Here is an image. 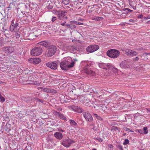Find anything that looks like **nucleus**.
I'll use <instances>...</instances> for the list:
<instances>
[{"label":"nucleus","mask_w":150,"mask_h":150,"mask_svg":"<svg viewBox=\"0 0 150 150\" xmlns=\"http://www.w3.org/2000/svg\"><path fill=\"white\" fill-rule=\"evenodd\" d=\"M142 50V48H136V50Z\"/></svg>","instance_id":"nucleus-58"},{"label":"nucleus","mask_w":150,"mask_h":150,"mask_svg":"<svg viewBox=\"0 0 150 150\" xmlns=\"http://www.w3.org/2000/svg\"><path fill=\"white\" fill-rule=\"evenodd\" d=\"M14 4V3H11L9 4V6L8 8H11L12 6V5H14V4Z\"/></svg>","instance_id":"nucleus-51"},{"label":"nucleus","mask_w":150,"mask_h":150,"mask_svg":"<svg viewBox=\"0 0 150 150\" xmlns=\"http://www.w3.org/2000/svg\"><path fill=\"white\" fill-rule=\"evenodd\" d=\"M137 21V20L135 18L130 19L129 21L132 23H134L136 22Z\"/></svg>","instance_id":"nucleus-37"},{"label":"nucleus","mask_w":150,"mask_h":150,"mask_svg":"<svg viewBox=\"0 0 150 150\" xmlns=\"http://www.w3.org/2000/svg\"><path fill=\"white\" fill-rule=\"evenodd\" d=\"M94 108L95 109V110H99L101 108H106V106L105 105H101L100 104H98L97 105H96L95 106H94Z\"/></svg>","instance_id":"nucleus-22"},{"label":"nucleus","mask_w":150,"mask_h":150,"mask_svg":"<svg viewBox=\"0 0 150 150\" xmlns=\"http://www.w3.org/2000/svg\"><path fill=\"white\" fill-rule=\"evenodd\" d=\"M129 5L132 7V8H133V9L134 10H136V6H132V5L131 4H129Z\"/></svg>","instance_id":"nucleus-52"},{"label":"nucleus","mask_w":150,"mask_h":150,"mask_svg":"<svg viewBox=\"0 0 150 150\" xmlns=\"http://www.w3.org/2000/svg\"><path fill=\"white\" fill-rule=\"evenodd\" d=\"M96 140H98L99 142H101L103 141V140L102 139L100 138H95Z\"/></svg>","instance_id":"nucleus-41"},{"label":"nucleus","mask_w":150,"mask_h":150,"mask_svg":"<svg viewBox=\"0 0 150 150\" xmlns=\"http://www.w3.org/2000/svg\"><path fill=\"white\" fill-rule=\"evenodd\" d=\"M127 10V11L128 12H132V10H131L127 8H125V10Z\"/></svg>","instance_id":"nucleus-59"},{"label":"nucleus","mask_w":150,"mask_h":150,"mask_svg":"<svg viewBox=\"0 0 150 150\" xmlns=\"http://www.w3.org/2000/svg\"><path fill=\"white\" fill-rule=\"evenodd\" d=\"M111 64L109 63H98V65L100 68L102 69L108 70L110 69V68L111 67Z\"/></svg>","instance_id":"nucleus-7"},{"label":"nucleus","mask_w":150,"mask_h":150,"mask_svg":"<svg viewBox=\"0 0 150 150\" xmlns=\"http://www.w3.org/2000/svg\"><path fill=\"white\" fill-rule=\"evenodd\" d=\"M15 24L13 22H12L10 27V30L13 31L15 28Z\"/></svg>","instance_id":"nucleus-28"},{"label":"nucleus","mask_w":150,"mask_h":150,"mask_svg":"<svg viewBox=\"0 0 150 150\" xmlns=\"http://www.w3.org/2000/svg\"><path fill=\"white\" fill-rule=\"evenodd\" d=\"M84 71L85 73L91 76H94L95 75V72L87 68V66H86L84 67Z\"/></svg>","instance_id":"nucleus-14"},{"label":"nucleus","mask_w":150,"mask_h":150,"mask_svg":"<svg viewBox=\"0 0 150 150\" xmlns=\"http://www.w3.org/2000/svg\"><path fill=\"white\" fill-rule=\"evenodd\" d=\"M106 54L109 57L115 59L119 57L120 54V52L119 50H117L110 49L107 51Z\"/></svg>","instance_id":"nucleus-2"},{"label":"nucleus","mask_w":150,"mask_h":150,"mask_svg":"<svg viewBox=\"0 0 150 150\" xmlns=\"http://www.w3.org/2000/svg\"><path fill=\"white\" fill-rule=\"evenodd\" d=\"M46 65L52 69H56L57 68V65L55 62H49L46 63Z\"/></svg>","instance_id":"nucleus-9"},{"label":"nucleus","mask_w":150,"mask_h":150,"mask_svg":"<svg viewBox=\"0 0 150 150\" xmlns=\"http://www.w3.org/2000/svg\"><path fill=\"white\" fill-rule=\"evenodd\" d=\"M70 123L71 125L76 126L77 125V123L74 120H70Z\"/></svg>","instance_id":"nucleus-31"},{"label":"nucleus","mask_w":150,"mask_h":150,"mask_svg":"<svg viewBox=\"0 0 150 150\" xmlns=\"http://www.w3.org/2000/svg\"><path fill=\"white\" fill-rule=\"evenodd\" d=\"M83 116L87 121L91 122L93 120L91 115L89 113L84 112L83 113Z\"/></svg>","instance_id":"nucleus-11"},{"label":"nucleus","mask_w":150,"mask_h":150,"mask_svg":"<svg viewBox=\"0 0 150 150\" xmlns=\"http://www.w3.org/2000/svg\"><path fill=\"white\" fill-rule=\"evenodd\" d=\"M54 135L56 138L59 140L61 139L63 137L62 134L59 132H55Z\"/></svg>","instance_id":"nucleus-19"},{"label":"nucleus","mask_w":150,"mask_h":150,"mask_svg":"<svg viewBox=\"0 0 150 150\" xmlns=\"http://www.w3.org/2000/svg\"><path fill=\"white\" fill-rule=\"evenodd\" d=\"M75 63L70 57H68L61 62L60 63V67L61 69L63 70H68L69 68L73 67Z\"/></svg>","instance_id":"nucleus-1"},{"label":"nucleus","mask_w":150,"mask_h":150,"mask_svg":"<svg viewBox=\"0 0 150 150\" xmlns=\"http://www.w3.org/2000/svg\"><path fill=\"white\" fill-rule=\"evenodd\" d=\"M66 48L71 52H74L76 50L77 47L76 45H71L67 46Z\"/></svg>","instance_id":"nucleus-16"},{"label":"nucleus","mask_w":150,"mask_h":150,"mask_svg":"<svg viewBox=\"0 0 150 150\" xmlns=\"http://www.w3.org/2000/svg\"><path fill=\"white\" fill-rule=\"evenodd\" d=\"M78 106H70L69 107V109H71L74 112H75L76 110V109Z\"/></svg>","instance_id":"nucleus-30"},{"label":"nucleus","mask_w":150,"mask_h":150,"mask_svg":"<svg viewBox=\"0 0 150 150\" xmlns=\"http://www.w3.org/2000/svg\"><path fill=\"white\" fill-rule=\"evenodd\" d=\"M47 8L48 9H52V7L51 6H47Z\"/></svg>","instance_id":"nucleus-64"},{"label":"nucleus","mask_w":150,"mask_h":150,"mask_svg":"<svg viewBox=\"0 0 150 150\" xmlns=\"http://www.w3.org/2000/svg\"><path fill=\"white\" fill-rule=\"evenodd\" d=\"M38 44L40 45L46 47L47 45L48 42L46 41H42L38 43Z\"/></svg>","instance_id":"nucleus-26"},{"label":"nucleus","mask_w":150,"mask_h":150,"mask_svg":"<svg viewBox=\"0 0 150 150\" xmlns=\"http://www.w3.org/2000/svg\"><path fill=\"white\" fill-rule=\"evenodd\" d=\"M129 141L128 139H125V140L124 142L123 143V144L125 145L127 144H128V143H129Z\"/></svg>","instance_id":"nucleus-39"},{"label":"nucleus","mask_w":150,"mask_h":150,"mask_svg":"<svg viewBox=\"0 0 150 150\" xmlns=\"http://www.w3.org/2000/svg\"><path fill=\"white\" fill-rule=\"evenodd\" d=\"M125 130L126 131H128V132H133V131H132V130H130L129 129V128H127V127H125Z\"/></svg>","instance_id":"nucleus-43"},{"label":"nucleus","mask_w":150,"mask_h":150,"mask_svg":"<svg viewBox=\"0 0 150 150\" xmlns=\"http://www.w3.org/2000/svg\"><path fill=\"white\" fill-rule=\"evenodd\" d=\"M103 94L99 96H97V97L98 98L100 99H102V96H103Z\"/></svg>","instance_id":"nucleus-54"},{"label":"nucleus","mask_w":150,"mask_h":150,"mask_svg":"<svg viewBox=\"0 0 150 150\" xmlns=\"http://www.w3.org/2000/svg\"><path fill=\"white\" fill-rule=\"evenodd\" d=\"M37 36L36 35H34L33 34H31L29 35V40H32L35 39L37 37Z\"/></svg>","instance_id":"nucleus-29"},{"label":"nucleus","mask_w":150,"mask_h":150,"mask_svg":"<svg viewBox=\"0 0 150 150\" xmlns=\"http://www.w3.org/2000/svg\"><path fill=\"white\" fill-rule=\"evenodd\" d=\"M85 105L87 107L91 106V103L89 99H86L85 101Z\"/></svg>","instance_id":"nucleus-23"},{"label":"nucleus","mask_w":150,"mask_h":150,"mask_svg":"<svg viewBox=\"0 0 150 150\" xmlns=\"http://www.w3.org/2000/svg\"><path fill=\"white\" fill-rule=\"evenodd\" d=\"M4 50L6 53L10 54L14 51V49L12 47H7L5 48Z\"/></svg>","instance_id":"nucleus-17"},{"label":"nucleus","mask_w":150,"mask_h":150,"mask_svg":"<svg viewBox=\"0 0 150 150\" xmlns=\"http://www.w3.org/2000/svg\"><path fill=\"white\" fill-rule=\"evenodd\" d=\"M15 35L17 38H19L20 37V35L18 33H16Z\"/></svg>","instance_id":"nucleus-60"},{"label":"nucleus","mask_w":150,"mask_h":150,"mask_svg":"<svg viewBox=\"0 0 150 150\" xmlns=\"http://www.w3.org/2000/svg\"><path fill=\"white\" fill-rule=\"evenodd\" d=\"M5 35L6 36V37H11L10 36V33H9V32H8V33H6L5 34Z\"/></svg>","instance_id":"nucleus-46"},{"label":"nucleus","mask_w":150,"mask_h":150,"mask_svg":"<svg viewBox=\"0 0 150 150\" xmlns=\"http://www.w3.org/2000/svg\"><path fill=\"white\" fill-rule=\"evenodd\" d=\"M69 2V0H62V3L66 5L68 4Z\"/></svg>","instance_id":"nucleus-32"},{"label":"nucleus","mask_w":150,"mask_h":150,"mask_svg":"<svg viewBox=\"0 0 150 150\" xmlns=\"http://www.w3.org/2000/svg\"><path fill=\"white\" fill-rule=\"evenodd\" d=\"M57 19V18L55 17L54 16L52 18V22H54V21H55V20H56Z\"/></svg>","instance_id":"nucleus-45"},{"label":"nucleus","mask_w":150,"mask_h":150,"mask_svg":"<svg viewBox=\"0 0 150 150\" xmlns=\"http://www.w3.org/2000/svg\"><path fill=\"white\" fill-rule=\"evenodd\" d=\"M3 40L1 38H0V46L2 45L3 43Z\"/></svg>","instance_id":"nucleus-49"},{"label":"nucleus","mask_w":150,"mask_h":150,"mask_svg":"<svg viewBox=\"0 0 150 150\" xmlns=\"http://www.w3.org/2000/svg\"><path fill=\"white\" fill-rule=\"evenodd\" d=\"M118 148L120 150H123V148L122 146L120 145H119L118 146Z\"/></svg>","instance_id":"nucleus-47"},{"label":"nucleus","mask_w":150,"mask_h":150,"mask_svg":"<svg viewBox=\"0 0 150 150\" xmlns=\"http://www.w3.org/2000/svg\"><path fill=\"white\" fill-rule=\"evenodd\" d=\"M38 89L42 91H44L46 93H58L56 90L49 88L38 87Z\"/></svg>","instance_id":"nucleus-6"},{"label":"nucleus","mask_w":150,"mask_h":150,"mask_svg":"<svg viewBox=\"0 0 150 150\" xmlns=\"http://www.w3.org/2000/svg\"><path fill=\"white\" fill-rule=\"evenodd\" d=\"M56 47L54 45H51L49 47L47 51L45 53V56L48 57H50L53 56L56 51Z\"/></svg>","instance_id":"nucleus-3"},{"label":"nucleus","mask_w":150,"mask_h":150,"mask_svg":"<svg viewBox=\"0 0 150 150\" xmlns=\"http://www.w3.org/2000/svg\"><path fill=\"white\" fill-rule=\"evenodd\" d=\"M76 26L72 24H70V25L69 28L71 29H74L75 28Z\"/></svg>","instance_id":"nucleus-42"},{"label":"nucleus","mask_w":150,"mask_h":150,"mask_svg":"<svg viewBox=\"0 0 150 150\" xmlns=\"http://www.w3.org/2000/svg\"><path fill=\"white\" fill-rule=\"evenodd\" d=\"M99 47L96 45H91L88 46L86 48V51L89 53L93 52L98 49Z\"/></svg>","instance_id":"nucleus-5"},{"label":"nucleus","mask_w":150,"mask_h":150,"mask_svg":"<svg viewBox=\"0 0 150 150\" xmlns=\"http://www.w3.org/2000/svg\"><path fill=\"white\" fill-rule=\"evenodd\" d=\"M74 98L73 100L78 99V100H80L81 102H82L83 103L85 101L86 99L84 94L78 95L74 94Z\"/></svg>","instance_id":"nucleus-10"},{"label":"nucleus","mask_w":150,"mask_h":150,"mask_svg":"<svg viewBox=\"0 0 150 150\" xmlns=\"http://www.w3.org/2000/svg\"><path fill=\"white\" fill-rule=\"evenodd\" d=\"M120 67L122 68H125L128 67V64L125 60L122 61L120 64Z\"/></svg>","instance_id":"nucleus-20"},{"label":"nucleus","mask_w":150,"mask_h":150,"mask_svg":"<svg viewBox=\"0 0 150 150\" xmlns=\"http://www.w3.org/2000/svg\"><path fill=\"white\" fill-rule=\"evenodd\" d=\"M143 16L142 14H140L137 16V18H142Z\"/></svg>","instance_id":"nucleus-55"},{"label":"nucleus","mask_w":150,"mask_h":150,"mask_svg":"<svg viewBox=\"0 0 150 150\" xmlns=\"http://www.w3.org/2000/svg\"><path fill=\"white\" fill-rule=\"evenodd\" d=\"M42 50L40 47H36L33 48L31 54L33 56H38L40 55L42 52Z\"/></svg>","instance_id":"nucleus-4"},{"label":"nucleus","mask_w":150,"mask_h":150,"mask_svg":"<svg viewBox=\"0 0 150 150\" xmlns=\"http://www.w3.org/2000/svg\"><path fill=\"white\" fill-rule=\"evenodd\" d=\"M32 83L34 85H39L40 84V83L37 82H34L33 83Z\"/></svg>","instance_id":"nucleus-50"},{"label":"nucleus","mask_w":150,"mask_h":150,"mask_svg":"<svg viewBox=\"0 0 150 150\" xmlns=\"http://www.w3.org/2000/svg\"><path fill=\"white\" fill-rule=\"evenodd\" d=\"M111 67L110 68V69L112 70L115 73H117L118 72V69L114 67L112 64H111Z\"/></svg>","instance_id":"nucleus-27"},{"label":"nucleus","mask_w":150,"mask_h":150,"mask_svg":"<svg viewBox=\"0 0 150 150\" xmlns=\"http://www.w3.org/2000/svg\"><path fill=\"white\" fill-rule=\"evenodd\" d=\"M18 23H16L15 26V28H17L18 25Z\"/></svg>","instance_id":"nucleus-62"},{"label":"nucleus","mask_w":150,"mask_h":150,"mask_svg":"<svg viewBox=\"0 0 150 150\" xmlns=\"http://www.w3.org/2000/svg\"><path fill=\"white\" fill-rule=\"evenodd\" d=\"M56 6L58 8H59L60 7V6H61L60 3L59 2L58 3V5H56V4H55Z\"/></svg>","instance_id":"nucleus-56"},{"label":"nucleus","mask_w":150,"mask_h":150,"mask_svg":"<svg viewBox=\"0 0 150 150\" xmlns=\"http://www.w3.org/2000/svg\"><path fill=\"white\" fill-rule=\"evenodd\" d=\"M139 132L141 134H144L143 130L142 129H139L138 130Z\"/></svg>","instance_id":"nucleus-44"},{"label":"nucleus","mask_w":150,"mask_h":150,"mask_svg":"<svg viewBox=\"0 0 150 150\" xmlns=\"http://www.w3.org/2000/svg\"><path fill=\"white\" fill-rule=\"evenodd\" d=\"M117 127H114L112 128V129L111 130V131H112L113 130H115L116 129H117Z\"/></svg>","instance_id":"nucleus-57"},{"label":"nucleus","mask_w":150,"mask_h":150,"mask_svg":"<svg viewBox=\"0 0 150 150\" xmlns=\"http://www.w3.org/2000/svg\"><path fill=\"white\" fill-rule=\"evenodd\" d=\"M0 100L2 102H4L5 100V98L1 96V94H0Z\"/></svg>","instance_id":"nucleus-36"},{"label":"nucleus","mask_w":150,"mask_h":150,"mask_svg":"<svg viewBox=\"0 0 150 150\" xmlns=\"http://www.w3.org/2000/svg\"><path fill=\"white\" fill-rule=\"evenodd\" d=\"M139 59V58L138 57H136L133 59L134 61H138Z\"/></svg>","instance_id":"nucleus-48"},{"label":"nucleus","mask_w":150,"mask_h":150,"mask_svg":"<svg viewBox=\"0 0 150 150\" xmlns=\"http://www.w3.org/2000/svg\"><path fill=\"white\" fill-rule=\"evenodd\" d=\"M75 142L70 139H65L62 142V144L63 146L66 147H69L71 144Z\"/></svg>","instance_id":"nucleus-8"},{"label":"nucleus","mask_w":150,"mask_h":150,"mask_svg":"<svg viewBox=\"0 0 150 150\" xmlns=\"http://www.w3.org/2000/svg\"><path fill=\"white\" fill-rule=\"evenodd\" d=\"M6 84L5 82H3L1 81H0V84H2L3 85H5Z\"/></svg>","instance_id":"nucleus-61"},{"label":"nucleus","mask_w":150,"mask_h":150,"mask_svg":"<svg viewBox=\"0 0 150 150\" xmlns=\"http://www.w3.org/2000/svg\"><path fill=\"white\" fill-rule=\"evenodd\" d=\"M36 112L34 110H28L26 111V113L32 117H34L35 116Z\"/></svg>","instance_id":"nucleus-15"},{"label":"nucleus","mask_w":150,"mask_h":150,"mask_svg":"<svg viewBox=\"0 0 150 150\" xmlns=\"http://www.w3.org/2000/svg\"><path fill=\"white\" fill-rule=\"evenodd\" d=\"M53 113L54 115L60 119H62L64 120H67L66 117L60 112H57L54 110L53 111Z\"/></svg>","instance_id":"nucleus-12"},{"label":"nucleus","mask_w":150,"mask_h":150,"mask_svg":"<svg viewBox=\"0 0 150 150\" xmlns=\"http://www.w3.org/2000/svg\"><path fill=\"white\" fill-rule=\"evenodd\" d=\"M74 97L73 98H71L67 96H66V100H67H67H70L71 99L72 100H73V99H74Z\"/></svg>","instance_id":"nucleus-40"},{"label":"nucleus","mask_w":150,"mask_h":150,"mask_svg":"<svg viewBox=\"0 0 150 150\" xmlns=\"http://www.w3.org/2000/svg\"><path fill=\"white\" fill-rule=\"evenodd\" d=\"M66 13L64 11H62L60 13L57 14V17L60 20H62L63 19L65 15V13Z\"/></svg>","instance_id":"nucleus-18"},{"label":"nucleus","mask_w":150,"mask_h":150,"mask_svg":"<svg viewBox=\"0 0 150 150\" xmlns=\"http://www.w3.org/2000/svg\"><path fill=\"white\" fill-rule=\"evenodd\" d=\"M41 62V60L39 58H34V64H38Z\"/></svg>","instance_id":"nucleus-24"},{"label":"nucleus","mask_w":150,"mask_h":150,"mask_svg":"<svg viewBox=\"0 0 150 150\" xmlns=\"http://www.w3.org/2000/svg\"><path fill=\"white\" fill-rule=\"evenodd\" d=\"M126 54L127 55L130 57H133L137 55L138 53L136 52L130 50H125Z\"/></svg>","instance_id":"nucleus-13"},{"label":"nucleus","mask_w":150,"mask_h":150,"mask_svg":"<svg viewBox=\"0 0 150 150\" xmlns=\"http://www.w3.org/2000/svg\"><path fill=\"white\" fill-rule=\"evenodd\" d=\"M144 19L145 20H146L148 19H150V16H147L144 18Z\"/></svg>","instance_id":"nucleus-53"},{"label":"nucleus","mask_w":150,"mask_h":150,"mask_svg":"<svg viewBox=\"0 0 150 150\" xmlns=\"http://www.w3.org/2000/svg\"><path fill=\"white\" fill-rule=\"evenodd\" d=\"M143 130L144 134H146L148 133V130L147 128L146 127H144Z\"/></svg>","instance_id":"nucleus-34"},{"label":"nucleus","mask_w":150,"mask_h":150,"mask_svg":"<svg viewBox=\"0 0 150 150\" xmlns=\"http://www.w3.org/2000/svg\"><path fill=\"white\" fill-rule=\"evenodd\" d=\"M59 100L61 103H63L64 102H67L66 96L65 95L64 96L63 94H59Z\"/></svg>","instance_id":"nucleus-21"},{"label":"nucleus","mask_w":150,"mask_h":150,"mask_svg":"<svg viewBox=\"0 0 150 150\" xmlns=\"http://www.w3.org/2000/svg\"><path fill=\"white\" fill-rule=\"evenodd\" d=\"M100 18L103 19V18L102 17H96L94 18L93 19L96 21H99L100 20Z\"/></svg>","instance_id":"nucleus-38"},{"label":"nucleus","mask_w":150,"mask_h":150,"mask_svg":"<svg viewBox=\"0 0 150 150\" xmlns=\"http://www.w3.org/2000/svg\"><path fill=\"white\" fill-rule=\"evenodd\" d=\"M28 62L34 64V58H30L28 59Z\"/></svg>","instance_id":"nucleus-35"},{"label":"nucleus","mask_w":150,"mask_h":150,"mask_svg":"<svg viewBox=\"0 0 150 150\" xmlns=\"http://www.w3.org/2000/svg\"><path fill=\"white\" fill-rule=\"evenodd\" d=\"M83 110L81 108L77 106L75 112H76L79 113H81L83 112Z\"/></svg>","instance_id":"nucleus-25"},{"label":"nucleus","mask_w":150,"mask_h":150,"mask_svg":"<svg viewBox=\"0 0 150 150\" xmlns=\"http://www.w3.org/2000/svg\"><path fill=\"white\" fill-rule=\"evenodd\" d=\"M93 115H94L95 116V117H96V118L98 120H103V119L102 118L98 116L97 114H93Z\"/></svg>","instance_id":"nucleus-33"},{"label":"nucleus","mask_w":150,"mask_h":150,"mask_svg":"<svg viewBox=\"0 0 150 150\" xmlns=\"http://www.w3.org/2000/svg\"><path fill=\"white\" fill-rule=\"evenodd\" d=\"M57 110L59 111H61L62 110V109L61 108H59L57 109Z\"/></svg>","instance_id":"nucleus-63"}]
</instances>
